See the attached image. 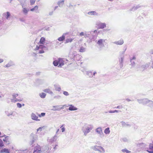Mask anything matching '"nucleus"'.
<instances>
[{
  "label": "nucleus",
  "mask_w": 153,
  "mask_h": 153,
  "mask_svg": "<svg viewBox=\"0 0 153 153\" xmlns=\"http://www.w3.org/2000/svg\"><path fill=\"white\" fill-rule=\"evenodd\" d=\"M45 38L44 37H42L40 39L39 43L41 44L39 45V46H37L36 48L35 49V50H38L40 49L39 50V53H44V51L43 50V49L45 48L46 47L43 45H44L45 42Z\"/></svg>",
  "instance_id": "f257e3e1"
},
{
  "label": "nucleus",
  "mask_w": 153,
  "mask_h": 153,
  "mask_svg": "<svg viewBox=\"0 0 153 153\" xmlns=\"http://www.w3.org/2000/svg\"><path fill=\"white\" fill-rule=\"evenodd\" d=\"M41 148L39 146H37L35 148L33 153H41Z\"/></svg>",
  "instance_id": "f03ea898"
},
{
  "label": "nucleus",
  "mask_w": 153,
  "mask_h": 153,
  "mask_svg": "<svg viewBox=\"0 0 153 153\" xmlns=\"http://www.w3.org/2000/svg\"><path fill=\"white\" fill-rule=\"evenodd\" d=\"M31 117L33 120L38 121H40V120L38 119V117L34 113L32 114Z\"/></svg>",
  "instance_id": "7ed1b4c3"
},
{
  "label": "nucleus",
  "mask_w": 153,
  "mask_h": 153,
  "mask_svg": "<svg viewBox=\"0 0 153 153\" xmlns=\"http://www.w3.org/2000/svg\"><path fill=\"white\" fill-rule=\"evenodd\" d=\"M58 60L59 65L58 67H61L64 65V61L62 59H59Z\"/></svg>",
  "instance_id": "20e7f679"
},
{
  "label": "nucleus",
  "mask_w": 153,
  "mask_h": 153,
  "mask_svg": "<svg viewBox=\"0 0 153 153\" xmlns=\"http://www.w3.org/2000/svg\"><path fill=\"white\" fill-rule=\"evenodd\" d=\"M99 27L98 29H103L106 27V24L105 23H100L98 25Z\"/></svg>",
  "instance_id": "39448f33"
},
{
  "label": "nucleus",
  "mask_w": 153,
  "mask_h": 153,
  "mask_svg": "<svg viewBox=\"0 0 153 153\" xmlns=\"http://www.w3.org/2000/svg\"><path fill=\"white\" fill-rule=\"evenodd\" d=\"M69 106L68 109L70 111H75L77 109V108L72 105H69Z\"/></svg>",
  "instance_id": "423d86ee"
},
{
  "label": "nucleus",
  "mask_w": 153,
  "mask_h": 153,
  "mask_svg": "<svg viewBox=\"0 0 153 153\" xmlns=\"http://www.w3.org/2000/svg\"><path fill=\"white\" fill-rule=\"evenodd\" d=\"M1 153H10L9 150L7 149L4 148V149H2L0 151Z\"/></svg>",
  "instance_id": "0eeeda50"
},
{
  "label": "nucleus",
  "mask_w": 153,
  "mask_h": 153,
  "mask_svg": "<svg viewBox=\"0 0 153 153\" xmlns=\"http://www.w3.org/2000/svg\"><path fill=\"white\" fill-rule=\"evenodd\" d=\"M3 140L7 144H9L10 143V140L8 136L5 137V138L3 139Z\"/></svg>",
  "instance_id": "6e6552de"
},
{
  "label": "nucleus",
  "mask_w": 153,
  "mask_h": 153,
  "mask_svg": "<svg viewBox=\"0 0 153 153\" xmlns=\"http://www.w3.org/2000/svg\"><path fill=\"white\" fill-rule=\"evenodd\" d=\"M150 103L151 104H153V102L151 100H149L147 99H145L144 100V104H146L148 103Z\"/></svg>",
  "instance_id": "1a4fd4ad"
},
{
  "label": "nucleus",
  "mask_w": 153,
  "mask_h": 153,
  "mask_svg": "<svg viewBox=\"0 0 153 153\" xmlns=\"http://www.w3.org/2000/svg\"><path fill=\"white\" fill-rule=\"evenodd\" d=\"M124 42L123 40H120L117 42H115V43L117 45H122L123 43Z\"/></svg>",
  "instance_id": "9d476101"
},
{
  "label": "nucleus",
  "mask_w": 153,
  "mask_h": 153,
  "mask_svg": "<svg viewBox=\"0 0 153 153\" xmlns=\"http://www.w3.org/2000/svg\"><path fill=\"white\" fill-rule=\"evenodd\" d=\"M65 39V36L63 35L61 37H59L58 40L59 41H62L64 40Z\"/></svg>",
  "instance_id": "9b49d317"
},
{
  "label": "nucleus",
  "mask_w": 153,
  "mask_h": 153,
  "mask_svg": "<svg viewBox=\"0 0 153 153\" xmlns=\"http://www.w3.org/2000/svg\"><path fill=\"white\" fill-rule=\"evenodd\" d=\"M44 91L45 92L48 93L49 94H52L53 92L52 91H51L49 89H45L44 90Z\"/></svg>",
  "instance_id": "f8f14e48"
},
{
  "label": "nucleus",
  "mask_w": 153,
  "mask_h": 153,
  "mask_svg": "<svg viewBox=\"0 0 153 153\" xmlns=\"http://www.w3.org/2000/svg\"><path fill=\"white\" fill-rule=\"evenodd\" d=\"M92 128L91 127H88L86 128V130L84 132L85 134L88 133L90 132V131L92 129Z\"/></svg>",
  "instance_id": "ddd939ff"
},
{
  "label": "nucleus",
  "mask_w": 153,
  "mask_h": 153,
  "mask_svg": "<svg viewBox=\"0 0 153 153\" xmlns=\"http://www.w3.org/2000/svg\"><path fill=\"white\" fill-rule=\"evenodd\" d=\"M74 39V38H73V39L69 38V39H67L66 40L65 43H68V42H71L73 41V40Z\"/></svg>",
  "instance_id": "4468645a"
},
{
  "label": "nucleus",
  "mask_w": 153,
  "mask_h": 153,
  "mask_svg": "<svg viewBox=\"0 0 153 153\" xmlns=\"http://www.w3.org/2000/svg\"><path fill=\"white\" fill-rule=\"evenodd\" d=\"M96 132L98 134H101L102 132V129L100 128H98L96 129Z\"/></svg>",
  "instance_id": "2eb2a0df"
},
{
  "label": "nucleus",
  "mask_w": 153,
  "mask_h": 153,
  "mask_svg": "<svg viewBox=\"0 0 153 153\" xmlns=\"http://www.w3.org/2000/svg\"><path fill=\"white\" fill-rule=\"evenodd\" d=\"M122 151L124 153H130L131 152L126 149L122 150Z\"/></svg>",
  "instance_id": "dca6fc26"
},
{
  "label": "nucleus",
  "mask_w": 153,
  "mask_h": 153,
  "mask_svg": "<svg viewBox=\"0 0 153 153\" xmlns=\"http://www.w3.org/2000/svg\"><path fill=\"white\" fill-rule=\"evenodd\" d=\"M110 132V131L109 128H106L104 131V133L105 134H109Z\"/></svg>",
  "instance_id": "f3484780"
},
{
  "label": "nucleus",
  "mask_w": 153,
  "mask_h": 153,
  "mask_svg": "<svg viewBox=\"0 0 153 153\" xmlns=\"http://www.w3.org/2000/svg\"><path fill=\"white\" fill-rule=\"evenodd\" d=\"M40 97L42 98H44L45 97L46 94L44 93H42L39 94Z\"/></svg>",
  "instance_id": "a211bd4d"
},
{
  "label": "nucleus",
  "mask_w": 153,
  "mask_h": 153,
  "mask_svg": "<svg viewBox=\"0 0 153 153\" xmlns=\"http://www.w3.org/2000/svg\"><path fill=\"white\" fill-rule=\"evenodd\" d=\"M60 109L58 106H53V108L52 109V110L54 111L59 110Z\"/></svg>",
  "instance_id": "6ab92c4d"
},
{
  "label": "nucleus",
  "mask_w": 153,
  "mask_h": 153,
  "mask_svg": "<svg viewBox=\"0 0 153 153\" xmlns=\"http://www.w3.org/2000/svg\"><path fill=\"white\" fill-rule=\"evenodd\" d=\"M103 41L102 39H100L98 41V42H97V43L99 45H101L102 44Z\"/></svg>",
  "instance_id": "aec40b11"
},
{
  "label": "nucleus",
  "mask_w": 153,
  "mask_h": 153,
  "mask_svg": "<svg viewBox=\"0 0 153 153\" xmlns=\"http://www.w3.org/2000/svg\"><path fill=\"white\" fill-rule=\"evenodd\" d=\"M64 0H62L58 2V4L60 6L61 5H63L64 3Z\"/></svg>",
  "instance_id": "412c9836"
},
{
  "label": "nucleus",
  "mask_w": 153,
  "mask_h": 153,
  "mask_svg": "<svg viewBox=\"0 0 153 153\" xmlns=\"http://www.w3.org/2000/svg\"><path fill=\"white\" fill-rule=\"evenodd\" d=\"M53 64L55 66H57L59 65L58 60H56L53 61Z\"/></svg>",
  "instance_id": "4be33fe9"
},
{
  "label": "nucleus",
  "mask_w": 153,
  "mask_h": 153,
  "mask_svg": "<svg viewBox=\"0 0 153 153\" xmlns=\"http://www.w3.org/2000/svg\"><path fill=\"white\" fill-rule=\"evenodd\" d=\"M38 6H35L34 8H32L30 10L31 11H33L35 10H36L38 9Z\"/></svg>",
  "instance_id": "5701e85b"
},
{
  "label": "nucleus",
  "mask_w": 153,
  "mask_h": 153,
  "mask_svg": "<svg viewBox=\"0 0 153 153\" xmlns=\"http://www.w3.org/2000/svg\"><path fill=\"white\" fill-rule=\"evenodd\" d=\"M85 51V48L83 47H81L80 48V49L79 50V52H84Z\"/></svg>",
  "instance_id": "b1692460"
},
{
  "label": "nucleus",
  "mask_w": 153,
  "mask_h": 153,
  "mask_svg": "<svg viewBox=\"0 0 153 153\" xmlns=\"http://www.w3.org/2000/svg\"><path fill=\"white\" fill-rule=\"evenodd\" d=\"M45 114V113H42L40 114H39L38 115V116L39 117H44Z\"/></svg>",
  "instance_id": "393cba45"
},
{
  "label": "nucleus",
  "mask_w": 153,
  "mask_h": 153,
  "mask_svg": "<svg viewBox=\"0 0 153 153\" xmlns=\"http://www.w3.org/2000/svg\"><path fill=\"white\" fill-rule=\"evenodd\" d=\"M36 0H30L31 5H33L35 2Z\"/></svg>",
  "instance_id": "a878e982"
},
{
  "label": "nucleus",
  "mask_w": 153,
  "mask_h": 153,
  "mask_svg": "<svg viewBox=\"0 0 153 153\" xmlns=\"http://www.w3.org/2000/svg\"><path fill=\"white\" fill-rule=\"evenodd\" d=\"M4 146V144L2 141L0 140V147H2Z\"/></svg>",
  "instance_id": "bb28decb"
},
{
  "label": "nucleus",
  "mask_w": 153,
  "mask_h": 153,
  "mask_svg": "<svg viewBox=\"0 0 153 153\" xmlns=\"http://www.w3.org/2000/svg\"><path fill=\"white\" fill-rule=\"evenodd\" d=\"M7 17H6V19H8V18L10 17V13L9 12H7Z\"/></svg>",
  "instance_id": "cd10ccee"
},
{
  "label": "nucleus",
  "mask_w": 153,
  "mask_h": 153,
  "mask_svg": "<svg viewBox=\"0 0 153 153\" xmlns=\"http://www.w3.org/2000/svg\"><path fill=\"white\" fill-rule=\"evenodd\" d=\"M23 12L25 13H27L28 12V10L25 8H24L23 9Z\"/></svg>",
  "instance_id": "c85d7f7f"
},
{
  "label": "nucleus",
  "mask_w": 153,
  "mask_h": 153,
  "mask_svg": "<svg viewBox=\"0 0 153 153\" xmlns=\"http://www.w3.org/2000/svg\"><path fill=\"white\" fill-rule=\"evenodd\" d=\"M18 96V94H13V98L15 99L16 97H17Z\"/></svg>",
  "instance_id": "c756f323"
},
{
  "label": "nucleus",
  "mask_w": 153,
  "mask_h": 153,
  "mask_svg": "<svg viewBox=\"0 0 153 153\" xmlns=\"http://www.w3.org/2000/svg\"><path fill=\"white\" fill-rule=\"evenodd\" d=\"M95 13L96 12L94 11L90 12L88 13L89 14H91V15H94L95 14Z\"/></svg>",
  "instance_id": "7c9ffc66"
},
{
  "label": "nucleus",
  "mask_w": 153,
  "mask_h": 153,
  "mask_svg": "<svg viewBox=\"0 0 153 153\" xmlns=\"http://www.w3.org/2000/svg\"><path fill=\"white\" fill-rule=\"evenodd\" d=\"M64 95H65V96H68L69 95L68 93L66 91H64L63 92V93Z\"/></svg>",
  "instance_id": "2f4dec72"
},
{
  "label": "nucleus",
  "mask_w": 153,
  "mask_h": 153,
  "mask_svg": "<svg viewBox=\"0 0 153 153\" xmlns=\"http://www.w3.org/2000/svg\"><path fill=\"white\" fill-rule=\"evenodd\" d=\"M43 127H42L39 128H38L37 129V131H41L42 130V128H43Z\"/></svg>",
  "instance_id": "473e14b6"
},
{
  "label": "nucleus",
  "mask_w": 153,
  "mask_h": 153,
  "mask_svg": "<svg viewBox=\"0 0 153 153\" xmlns=\"http://www.w3.org/2000/svg\"><path fill=\"white\" fill-rule=\"evenodd\" d=\"M17 107L19 108H20L22 107L21 104L19 103H17Z\"/></svg>",
  "instance_id": "72a5a7b5"
},
{
  "label": "nucleus",
  "mask_w": 153,
  "mask_h": 153,
  "mask_svg": "<svg viewBox=\"0 0 153 153\" xmlns=\"http://www.w3.org/2000/svg\"><path fill=\"white\" fill-rule=\"evenodd\" d=\"M61 130H62V132H63L64 131H65V128L63 127H62V126L61 127Z\"/></svg>",
  "instance_id": "f704fd0d"
},
{
  "label": "nucleus",
  "mask_w": 153,
  "mask_h": 153,
  "mask_svg": "<svg viewBox=\"0 0 153 153\" xmlns=\"http://www.w3.org/2000/svg\"><path fill=\"white\" fill-rule=\"evenodd\" d=\"M80 36H83L84 35V33L83 32H82L79 33Z\"/></svg>",
  "instance_id": "c9c22d12"
},
{
  "label": "nucleus",
  "mask_w": 153,
  "mask_h": 153,
  "mask_svg": "<svg viewBox=\"0 0 153 153\" xmlns=\"http://www.w3.org/2000/svg\"><path fill=\"white\" fill-rule=\"evenodd\" d=\"M122 108V105H119V106H117L116 108Z\"/></svg>",
  "instance_id": "e433bc0d"
},
{
  "label": "nucleus",
  "mask_w": 153,
  "mask_h": 153,
  "mask_svg": "<svg viewBox=\"0 0 153 153\" xmlns=\"http://www.w3.org/2000/svg\"><path fill=\"white\" fill-rule=\"evenodd\" d=\"M56 90L58 91H60L61 90V88L60 87H58L56 88Z\"/></svg>",
  "instance_id": "4c0bfd02"
},
{
  "label": "nucleus",
  "mask_w": 153,
  "mask_h": 153,
  "mask_svg": "<svg viewBox=\"0 0 153 153\" xmlns=\"http://www.w3.org/2000/svg\"><path fill=\"white\" fill-rule=\"evenodd\" d=\"M109 113H114V111H109Z\"/></svg>",
  "instance_id": "58836bf2"
},
{
  "label": "nucleus",
  "mask_w": 153,
  "mask_h": 153,
  "mask_svg": "<svg viewBox=\"0 0 153 153\" xmlns=\"http://www.w3.org/2000/svg\"><path fill=\"white\" fill-rule=\"evenodd\" d=\"M3 61V60L2 59H0V63H1Z\"/></svg>",
  "instance_id": "ea45409f"
},
{
  "label": "nucleus",
  "mask_w": 153,
  "mask_h": 153,
  "mask_svg": "<svg viewBox=\"0 0 153 153\" xmlns=\"http://www.w3.org/2000/svg\"><path fill=\"white\" fill-rule=\"evenodd\" d=\"M6 66L7 67H9L10 66V65L9 64H7V65H6Z\"/></svg>",
  "instance_id": "a19ab883"
},
{
  "label": "nucleus",
  "mask_w": 153,
  "mask_h": 153,
  "mask_svg": "<svg viewBox=\"0 0 153 153\" xmlns=\"http://www.w3.org/2000/svg\"><path fill=\"white\" fill-rule=\"evenodd\" d=\"M114 111V112H119V111L117 110H115Z\"/></svg>",
  "instance_id": "79ce46f5"
},
{
  "label": "nucleus",
  "mask_w": 153,
  "mask_h": 153,
  "mask_svg": "<svg viewBox=\"0 0 153 153\" xmlns=\"http://www.w3.org/2000/svg\"><path fill=\"white\" fill-rule=\"evenodd\" d=\"M99 148L100 149H102V148L100 146L99 147Z\"/></svg>",
  "instance_id": "37998d69"
},
{
  "label": "nucleus",
  "mask_w": 153,
  "mask_h": 153,
  "mask_svg": "<svg viewBox=\"0 0 153 153\" xmlns=\"http://www.w3.org/2000/svg\"><path fill=\"white\" fill-rule=\"evenodd\" d=\"M19 100H15V101H19Z\"/></svg>",
  "instance_id": "c03bdc74"
},
{
  "label": "nucleus",
  "mask_w": 153,
  "mask_h": 153,
  "mask_svg": "<svg viewBox=\"0 0 153 153\" xmlns=\"http://www.w3.org/2000/svg\"><path fill=\"white\" fill-rule=\"evenodd\" d=\"M96 73V72H94V75H95V73Z\"/></svg>",
  "instance_id": "a18cd8bd"
},
{
  "label": "nucleus",
  "mask_w": 153,
  "mask_h": 153,
  "mask_svg": "<svg viewBox=\"0 0 153 153\" xmlns=\"http://www.w3.org/2000/svg\"><path fill=\"white\" fill-rule=\"evenodd\" d=\"M96 31V30H95L94 31V32H95Z\"/></svg>",
  "instance_id": "49530a36"
},
{
  "label": "nucleus",
  "mask_w": 153,
  "mask_h": 153,
  "mask_svg": "<svg viewBox=\"0 0 153 153\" xmlns=\"http://www.w3.org/2000/svg\"><path fill=\"white\" fill-rule=\"evenodd\" d=\"M123 141H126V140H123Z\"/></svg>",
  "instance_id": "de8ad7c7"
},
{
  "label": "nucleus",
  "mask_w": 153,
  "mask_h": 153,
  "mask_svg": "<svg viewBox=\"0 0 153 153\" xmlns=\"http://www.w3.org/2000/svg\"><path fill=\"white\" fill-rule=\"evenodd\" d=\"M24 104H23V105L24 106Z\"/></svg>",
  "instance_id": "09e8293b"
}]
</instances>
